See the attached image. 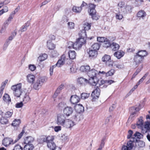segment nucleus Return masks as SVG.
Masks as SVG:
<instances>
[{
	"label": "nucleus",
	"mask_w": 150,
	"mask_h": 150,
	"mask_svg": "<svg viewBox=\"0 0 150 150\" xmlns=\"http://www.w3.org/2000/svg\"><path fill=\"white\" fill-rule=\"evenodd\" d=\"M138 145L140 147H143L145 146V143L143 141H139L137 142Z\"/></svg>",
	"instance_id": "62"
},
{
	"label": "nucleus",
	"mask_w": 150,
	"mask_h": 150,
	"mask_svg": "<svg viewBox=\"0 0 150 150\" xmlns=\"http://www.w3.org/2000/svg\"><path fill=\"white\" fill-rule=\"evenodd\" d=\"M95 6L94 4H90L88 11L90 15L91 16L92 19L93 20H97L99 18V16L96 12L95 10Z\"/></svg>",
	"instance_id": "2"
},
{
	"label": "nucleus",
	"mask_w": 150,
	"mask_h": 150,
	"mask_svg": "<svg viewBox=\"0 0 150 150\" xmlns=\"http://www.w3.org/2000/svg\"><path fill=\"white\" fill-rule=\"evenodd\" d=\"M107 38L103 37H98L97 38V41L101 42H104L106 40Z\"/></svg>",
	"instance_id": "61"
},
{
	"label": "nucleus",
	"mask_w": 150,
	"mask_h": 150,
	"mask_svg": "<svg viewBox=\"0 0 150 150\" xmlns=\"http://www.w3.org/2000/svg\"><path fill=\"white\" fill-rule=\"evenodd\" d=\"M120 46L119 44L114 42H112L111 45L110 47L113 51H117L119 49Z\"/></svg>",
	"instance_id": "25"
},
{
	"label": "nucleus",
	"mask_w": 150,
	"mask_h": 150,
	"mask_svg": "<svg viewBox=\"0 0 150 150\" xmlns=\"http://www.w3.org/2000/svg\"><path fill=\"white\" fill-rule=\"evenodd\" d=\"M89 57L91 59L96 58L98 54V51L90 48L87 50Z\"/></svg>",
	"instance_id": "12"
},
{
	"label": "nucleus",
	"mask_w": 150,
	"mask_h": 150,
	"mask_svg": "<svg viewBox=\"0 0 150 150\" xmlns=\"http://www.w3.org/2000/svg\"><path fill=\"white\" fill-rule=\"evenodd\" d=\"M24 140L25 144H31L34 141V139L32 137L29 136L25 137Z\"/></svg>",
	"instance_id": "23"
},
{
	"label": "nucleus",
	"mask_w": 150,
	"mask_h": 150,
	"mask_svg": "<svg viewBox=\"0 0 150 150\" xmlns=\"http://www.w3.org/2000/svg\"><path fill=\"white\" fill-rule=\"evenodd\" d=\"M29 24L28 22L26 23L25 24L22 26L19 31L21 32H24L27 30V28L29 26Z\"/></svg>",
	"instance_id": "35"
},
{
	"label": "nucleus",
	"mask_w": 150,
	"mask_h": 150,
	"mask_svg": "<svg viewBox=\"0 0 150 150\" xmlns=\"http://www.w3.org/2000/svg\"><path fill=\"white\" fill-rule=\"evenodd\" d=\"M13 139L9 137L4 138L2 141V144L6 147H8L11 144H13Z\"/></svg>",
	"instance_id": "11"
},
{
	"label": "nucleus",
	"mask_w": 150,
	"mask_h": 150,
	"mask_svg": "<svg viewBox=\"0 0 150 150\" xmlns=\"http://www.w3.org/2000/svg\"><path fill=\"white\" fill-rule=\"evenodd\" d=\"M75 125L74 122L73 121L67 119L62 126L66 128L70 129Z\"/></svg>",
	"instance_id": "9"
},
{
	"label": "nucleus",
	"mask_w": 150,
	"mask_h": 150,
	"mask_svg": "<svg viewBox=\"0 0 150 150\" xmlns=\"http://www.w3.org/2000/svg\"><path fill=\"white\" fill-rule=\"evenodd\" d=\"M142 68H138L136 70V72L134 73L133 74L132 77V79H133L134 78L135 76L137 75V74L140 72L141 71V70Z\"/></svg>",
	"instance_id": "58"
},
{
	"label": "nucleus",
	"mask_w": 150,
	"mask_h": 150,
	"mask_svg": "<svg viewBox=\"0 0 150 150\" xmlns=\"http://www.w3.org/2000/svg\"><path fill=\"white\" fill-rule=\"evenodd\" d=\"M90 70V67L88 65L82 66L80 68V71L83 72H88Z\"/></svg>",
	"instance_id": "28"
},
{
	"label": "nucleus",
	"mask_w": 150,
	"mask_h": 150,
	"mask_svg": "<svg viewBox=\"0 0 150 150\" xmlns=\"http://www.w3.org/2000/svg\"><path fill=\"white\" fill-rule=\"evenodd\" d=\"M47 80V78L45 77H42L39 78L34 83L33 88L35 90L39 89L42 86V85Z\"/></svg>",
	"instance_id": "4"
},
{
	"label": "nucleus",
	"mask_w": 150,
	"mask_h": 150,
	"mask_svg": "<svg viewBox=\"0 0 150 150\" xmlns=\"http://www.w3.org/2000/svg\"><path fill=\"white\" fill-rule=\"evenodd\" d=\"M24 128H23L22 132L18 135L17 139L15 140V142H14V143H13V144H14L17 142L19 139H20L22 137V136L23 135V134L25 133Z\"/></svg>",
	"instance_id": "41"
},
{
	"label": "nucleus",
	"mask_w": 150,
	"mask_h": 150,
	"mask_svg": "<svg viewBox=\"0 0 150 150\" xmlns=\"http://www.w3.org/2000/svg\"><path fill=\"white\" fill-rule=\"evenodd\" d=\"M77 81L80 84L85 85L88 83V80L83 77H81L78 78Z\"/></svg>",
	"instance_id": "26"
},
{
	"label": "nucleus",
	"mask_w": 150,
	"mask_h": 150,
	"mask_svg": "<svg viewBox=\"0 0 150 150\" xmlns=\"http://www.w3.org/2000/svg\"><path fill=\"white\" fill-rule=\"evenodd\" d=\"M64 115L68 117L70 116L73 112V109L70 107H67L64 108L63 110Z\"/></svg>",
	"instance_id": "15"
},
{
	"label": "nucleus",
	"mask_w": 150,
	"mask_h": 150,
	"mask_svg": "<svg viewBox=\"0 0 150 150\" xmlns=\"http://www.w3.org/2000/svg\"><path fill=\"white\" fill-rule=\"evenodd\" d=\"M144 128L145 129V132H143V129H142V132L143 133H146L148 131L150 132V123L147 122L144 125Z\"/></svg>",
	"instance_id": "33"
},
{
	"label": "nucleus",
	"mask_w": 150,
	"mask_h": 150,
	"mask_svg": "<svg viewBox=\"0 0 150 150\" xmlns=\"http://www.w3.org/2000/svg\"><path fill=\"white\" fill-rule=\"evenodd\" d=\"M8 81V80H6L4 81L2 83L1 86L0 87V89L3 91V90Z\"/></svg>",
	"instance_id": "59"
},
{
	"label": "nucleus",
	"mask_w": 150,
	"mask_h": 150,
	"mask_svg": "<svg viewBox=\"0 0 150 150\" xmlns=\"http://www.w3.org/2000/svg\"><path fill=\"white\" fill-rule=\"evenodd\" d=\"M144 59V58H143L136 54L134 56V60L135 67H137L138 65L142 62Z\"/></svg>",
	"instance_id": "13"
},
{
	"label": "nucleus",
	"mask_w": 150,
	"mask_h": 150,
	"mask_svg": "<svg viewBox=\"0 0 150 150\" xmlns=\"http://www.w3.org/2000/svg\"><path fill=\"white\" fill-rule=\"evenodd\" d=\"M124 54L123 51L120 50L115 52L114 54V55L117 59H120L124 56Z\"/></svg>",
	"instance_id": "22"
},
{
	"label": "nucleus",
	"mask_w": 150,
	"mask_h": 150,
	"mask_svg": "<svg viewBox=\"0 0 150 150\" xmlns=\"http://www.w3.org/2000/svg\"><path fill=\"white\" fill-rule=\"evenodd\" d=\"M8 120L4 116H2L0 120V122L1 124L6 125L8 124Z\"/></svg>",
	"instance_id": "36"
},
{
	"label": "nucleus",
	"mask_w": 150,
	"mask_h": 150,
	"mask_svg": "<svg viewBox=\"0 0 150 150\" xmlns=\"http://www.w3.org/2000/svg\"><path fill=\"white\" fill-rule=\"evenodd\" d=\"M68 60H69V59L66 58L65 55L63 54L62 56L60 59L58 61L56 64V65H57V67H59L61 65H63L65 62H66L68 64V63L67 62Z\"/></svg>",
	"instance_id": "8"
},
{
	"label": "nucleus",
	"mask_w": 150,
	"mask_h": 150,
	"mask_svg": "<svg viewBox=\"0 0 150 150\" xmlns=\"http://www.w3.org/2000/svg\"><path fill=\"white\" fill-rule=\"evenodd\" d=\"M11 89L13 91L14 95L17 97H19L22 93L21 84L19 83L15 85L12 86Z\"/></svg>",
	"instance_id": "3"
},
{
	"label": "nucleus",
	"mask_w": 150,
	"mask_h": 150,
	"mask_svg": "<svg viewBox=\"0 0 150 150\" xmlns=\"http://www.w3.org/2000/svg\"><path fill=\"white\" fill-rule=\"evenodd\" d=\"M13 112L12 111L11 112V111H7L6 112L5 114V115L6 117L8 118V117H11L12 114H13Z\"/></svg>",
	"instance_id": "60"
},
{
	"label": "nucleus",
	"mask_w": 150,
	"mask_h": 150,
	"mask_svg": "<svg viewBox=\"0 0 150 150\" xmlns=\"http://www.w3.org/2000/svg\"><path fill=\"white\" fill-rule=\"evenodd\" d=\"M21 123L20 120L15 119L13 121V123L11 124V125L14 127H16L18 126Z\"/></svg>",
	"instance_id": "45"
},
{
	"label": "nucleus",
	"mask_w": 150,
	"mask_h": 150,
	"mask_svg": "<svg viewBox=\"0 0 150 150\" xmlns=\"http://www.w3.org/2000/svg\"><path fill=\"white\" fill-rule=\"evenodd\" d=\"M143 120L142 119H139L137 122V125L138 126L139 128H141L143 125Z\"/></svg>",
	"instance_id": "56"
},
{
	"label": "nucleus",
	"mask_w": 150,
	"mask_h": 150,
	"mask_svg": "<svg viewBox=\"0 0 150 150\" xmlns=\"http://www.w3.org/2000/svg\"><path fill=\"white\" fill-rule=\"evenodd\" d=\"M67 24L69 29L71 30L74 28L75 24L73 22H69Z\"/></svg>",
	"instance_id": "52"
},
{
	"label": "nucleus",
	"mask_w": 150,
	"mask_h": 150,
	"mask_svg": "<svg viewBox=\"0 0 150 150\" xmlns=\"http://www.w3.org/2000/svg\"><path fill=\"white\" fill-rule=\"evenodd\" d=\"M148 74L149 73H146L139 80L137 84L138 86L143 81L146 79V77L148 75Z\"/></svg>",
	"instance_id": "50"
},
{
	"label": "nucleus",
	"mask_w": 150,
	"mask_h": 150,
	"mask_svg": "<svg viewBox=\"0 0 150 150\" xmlns=\"http://www.w3.org/2000/svg\"><path fill=\"white\" fill-rule=\"evenodd\" d=\"M13 150H23V148L20 145H17L14 147Z\"/></svg>",
	"instance_id": "64"
},
{
	"label": "nucleus",
	"mask_w": 150,
	"mask_h": 150,
	"mask_svg": "<svg viewBox=\"0 0 150 150\" xmlns=\"http://www.w3.org/2000/svg\"><path fill=\"white\" fill-rule=\"evenodd\" d=\"M89 93H83L81 94V98L83 99H86L89 97Z\"/></svg>",
	"instance_id": "55"
},
{
	"label": "nucleus",
	"mask_w": 150,
	"mask_h": 150,
	"mask_svg": "<svg viewBox=\"0 0 150 150\" xmlns=\"http://www.w3.org/2000/svg\"><path fill=\"white\" fill-rule=\"evenodd\" d=\"M69 57V60L71 61L70 59H73L75 58L76 56V53L74 51L70 50L68 52Z\"/></svg>",
	"instance_id": "27"
},
{
	"label": "nucleus",
	"mask_w": 150,
	"mask_h": 150,
	"mask_svg": "<svg viewBox=\"0 0 150 150\" xmlns=\"http://www.w3.org/2000/svg\"><path fill=\"white\" fill-rule=\"evenodd\" d=\"M136 54L144 58V57L147 55V53L146 50H140Z\"/></svg>",
	"instance_id": "31"
},
{
	"label": "nucleus",
	"mask_w": 150,
	"mask_h": 150,
	"mask_svg": "<svg viewBox=\"0 0 150 150\" xmlns=\"http://www.w3.org/2000/svg\"><path fill=\"white\" fill-rule=\"evenodd\" d=\"M100 89L97 86V88L92 92L91 95L93 101H95L98 99L100 94Z\"/></svg>",
	"instance_id": "5"
},
{
	"label": "nucleus",
	"mask_w": 150,
	"mask_h": 150,
	"mask_svg": "<svg viewBox=\"0 0 150 150\" xmlns=\"http://www.w3.org/2000/svg\"><path fill=\"white\" fill-rule=\"evenodd\" d=\"M143 135L141 133L138 132H136L133 135L132 137L131 140L129 141H132V143L137 142V139H140L142 138Z\"/></svg>",
	"instance_id": "7"
},
{
	"label": "nucleus",
	"mask_w": 150,
	"mask_h": 150,
	"mask_svg": "<svg viewBox=\"0 0 150 150\" xmlns=\"http://www.w3.org/2000/svg\"><path fill=\"white\" fill-rule=\"evenodd\" d=\"M91 25L88 23L86 22L83 24V28L85 30H88L90 29Z\"/></svg>",
	"instance_id": "47"
},
{
	"label": "nucleus",
	"mask_w": 150,
	"mask_h": 150,
	"mask_svg": "<svg viewBox=\"0 0 150 150\" xmlns=\"http://www.w3.org/2000/svg\"><path fill=\"white\" fill-rule=\"evenodd\" d=\"M4 100L6 102L8 103V104L11 101V99L9 95L7 93H5L3 96Z\"/></svg>",
	"instance_id": "29"
},
{
	"label": "nucleus",
	"mask_w": 150,
	"mask_h": 150,
	"mask_svg": "<svg viewBox=\"0 0 150 150\" xmlns=\"http://www.w3.org/2000/svg\"><path fill=\"white\" fill-rule=\"evenodd\" d=\"M74 107L77 112L72 117V119L74 121L79 122L80 120V117L81 116L79 113L84 111V108L82 105L81 104H76Z\"/></svg>",
	"instance_id": "1"
},
{
	"label": "nucleus",
	"mask_w": 150,
	"mask_h": 150,
	"mask_svg": "<svg viewBox=\"0 0 150 150\" xmlns=\"http://www.w3.org/2000/svg\"><path fill=\"white\" fill-rule=\"evenodd\" d=\"M81 47L82 45L81 44L78 42H77V41L74 43V49L75 50H79L80 48H81Z\"/></svg>",
	"instance_id": "42"
},
{
	"label": "nucleus",
	"mask_w": 150,
	"mask_h": 150,
	"mask_svg": "<svg viewBox=\"0 0 150 150\" xmlns=\"http://www.w3.org/2000/svg\"><path fill=\"white\" fill-rule=\"evenodd\" d=\"M47 57V54L44 53L40 55L38 57V59L40 62L43 61L46 59Z\"/></svg>",
	"instance_id": "37"
},
{
	"label": "nucleus",
	"mask_w": 150,
	"mask_h": 150,
	"mask_svg": "<svg viewBox=\"0 0 150 150\" xmlns=\"http://www.w3.org/2000/svg\"><path fill=\"white\" fill-rule=\"evenodd\" d=\"M98 72L95 69H92L88 72V74L89 77H95L98 75Z\"/></svg>",
	"instance_id": "19"
},
{
	"label": "nucleus",
	"mask_w": 150,
	"mask_h": 150,
	"mask_svg": "<svg viewBox=\"0 0 150 150\" xmlns=\"http://www.w3.org/2000/svg\"><path fill=\"white\" fill-rule=\"evenodd\" d=\"M111 44L109 42V41L106 39L103 44V46L106 48L111 47Z\"/></svg>",
	"instance_id": "46"
},
{
	"label": "nucleus",
	"mask_w": 150,
	"mask_h": 150,
	"mask_svg": "<svg viewBox=\"0 0 150 150\" xmlns=\"http://www.w3.org/2000/svg\"><path fill=\"white\" fill-rule=\"evenodd\" d=\"M47 47L49 50H53L55 48V45L51 40H49L47 42Z\"/></svg>",
	"instance_id": "32"
},
{
	"label": "nucleus",
	"mask_w": 150,
	"mask_h": 150,
	"mask_svg": "<svg viewBox=\"0 0 150 150\" xmlns=\"http://www.w3.org/2000/svg\"><path fill=\"white\" fill-rule=\"evenodd\" d=\"M23 99L24 103H26L28 102L30 100V98L28 94H25L24 95Z\"/></svg>",
	"instance_id": "44"
},
{
	"label": "nucleus",
	"mask_w": 150,
	"mask_h": 150,
	"mask_svg": "<svg viewBox=\"0 0 150 150\" xmlns=\"http://www.w3.org/2000/svg\"><path fill=\"white\" fill-rule=\"evenodd\" d=\"M110 56L106 54L102 57V61L105 63L108 61H110Z\"/></svg>",
	"instance_id": "39"
},
{
	"label": "nucleus",
	"mask_w": 150,
	"mask_h": 150,
	"mask_svg": "<svg viewBox=\"0 0 150 150\" xmlns=\"http://www.w3.org/2000/svg\"><path fill=\"white\" fill-rule=\"evenodd\" d=\"M35 80V76L33 74H28L27 76V80L28 82L31 84L34 83Z\"/></svg>",
	"instance_id": "18"
},
{
	"label": "nucleus",
	"mask_w": 150,
	"mask_h": 150,
	"mask_svg": "<svg viewBox=\"0 0 150 150\" xmlns=\"http://www.w3.org/2000/svg\"><path fill=\"white\" fill-rule=\"evenodd\" d=\"M54 139V137L53 136H49L44 138L43 141L46 142L47 144L48 142H53Z\"/></svg>",
	"instance_id": "30"
},
{
	"label": "nucleus",
	"mask_w": 150,
	"mask_h": 150,
	"mask_svg": "<svg viewBox=\"0 0 150 150\" xmlns=\"http://www.w3.org/2000/svg\"><path fill=\"white\" fill-rule=\"evenodd\" d=\"M105 137H103L101 141V143L100 145L99 148L97 150H102V148H103L105 144Z\"/></svg>",
	"instance_id": "38"
},
{
	"label": "nucleus",
	"mask_w": 150,
	"mask_h": 150,
	"mask_svg": "<svg viewBox=\"0 0 150 150\" xmlns=\"http://www.w3.org/2000/svg\"><path fill=\"white\" fill-rule=\"evenodd\" d=\"M116 18L119 20H121L123 18L122 14L119 11V13L116 14Z\"/></svg>",
	"instance_id": "57"
},
{
	"label": "nucleus",
	"mask_w": 150,
	"mask_h": 150,
	"mask_svg": "<svg viewBox=\"0 0 150 150\" xmlns=\"http://www.w3.org/2000/svg\"><path fill=\"white\" fill-rule=\"evenodd\" d=\"M115 71L114 69H112L106 73V76H108L113 75L115 73Z\"/></svg>",
	"instance_id": "53"
},
{
	"label": "nucleus",
	"mask_w": 150,
	"mask_h": 150,
	"mask_svg": "<svg viewBox=\"0 0 150 150\" xmlns=\"http://www.w3.org/2000/svg\"><path fill=\"white\" fill-rule=\"evenodd\" d=\"M134 146V144L132 143V141H129L126 146L124 145L122 147V150H132Z\"/></svg>",
	"instance_id": "16"
},
{
	"label": "nucleus",
	"mask_w": 150,
	"mask_h": 150,
	"mask_svg": "<svg viewBox=\"0 0 150 150\" xmlns=\"http://www.w3.org/2000/svg\"><path fill=\"white\" fill-rule=\"evenodd\" d=\"M125 3L124 2L121 1L119 2L118 4L119 11H120L121 10V9H122V8L125 6Z\"/></svg>",
	"instance_id": "51"
},
{
	"label": "nucleus",
	"mask_w": 150,
	"mask_h": 150,
	"mask_svg": "<svg viewBox=\"0 0 150 150\" xmlns=\"http://www.w3.org/2000/svg\"><path fill=\"white\" fill-rule=\"evenodd\" d=\"M72 10L74 12L79 13L81 11L82 8L81 7L74 6L73 7Z\"/></svg>",
	"instance_id": "48"
},
{
	"label": "nucleus",
	"mask_w": 150,
	"mask_h": 150,
	"mask_svg": "<svg viewBox=\"0 0 150 150\" xmlns=\"http://www.w3.org/2000/svg\"><path fill=\"white\" fill-rule=\"evenodd\" d=\"M64 85L63 84H61L60 85L58 88H57V90H56V92L54 93V95H57L58 93H59L60 91L63 88Z\"/></svg>",
	"instance_id": "54"
},
{
	"label": "nucleus",
	"mask_w": 150,
	"mask_h": 150,
	"mask_svg": "<svg viewBox=\"0 0 150 150\" xmlns=\"http://www.w3.org/2000/svg\"><path fill=\"white\" fill-rule=\"evenodd\" d=\"M130 111H131L132 114H131V116L132 117H133L134 116H136L138 114V112L139 110L138 108L136 107H132L130 108Z\"/></svg>",
	"instance_id": "17"
},
{
	"label": "nucleus",
	"mask_w": 150,
	"mask_h": 150,
	"mask_svg": "<svg viewBox=\"0 0 150 150\" xmlns=\"http://www.w3.org/2000/svg\"><path fill=\"white\" fill-rule=\"evenodd\" d=\"M137 17L139 18L144 19L145 17L146 16V12L143 10L140 11L137 13Z\"/></svg>",
	"instance_id": "20"
},
{
	"label": "nucleus",
	"mask_w": 150,
	"mask_h": 150,
	"mask_svg": "<svg viewBox=\"0 0 150 150\" xmlns=\"http://www.w3.org/2000/svg\"><path fill=\"white\" fill-rule=\"evenodd\" d=\"M9 42H8V40H6V42L4 44L3 49V50H5L7 48L9 44Z\"/></svg>",
	"instance_id": "63"
},
{
	"label": "nucleus",
	"mask_w": 150,
	"mask_h": 150,
	"mask_svg": "<svg viewBox=\"0 0 150 150\" xmlns=\"http://www.w3.org/2000/svg\"><path fill=\"white\" fill-rule=\"evenodd\" d=\"M132 9V8L131 6L126 5L122 9H121V10L119 12L124 15H126L127 14L131 13Z\"/></svg>",
	"instance_id": "10"
},
{
	"label": "nucleus",
	"mask_w": 150,
	"mask_h": 150,
	"mask_svg": "<svg viewBox=\"0 0 150 150\" xmlns=\"http://www.w3.org/2000/svg\"><path fill=\"white\" fill-rule=\"evenodd\" d=\"M47 146L48 148L51 150H55L56 148H59L56 146V144L53 141L48 142L47 144Z\"/></svg>",
	"instance_id": "24"
},
{
	"label": "nucleus",
	"mask_w": 150,
	"mask_h": 150,
	"mask_svg": "<svg viewBox=\"0 0 150 150\" xmlns=\"http://www.w3.org/2000/svg\"><path fill=\"white\" fill-rule=\"evenodd\" d=\"M100 45L98 43H95L93 44L91 48H90L92 49L93 50L97 51L99 49Z\"/></svg>",
	"instance_id": "43"
},
{
	"label": "nucleus",
	"mask_w": 150,
	"mask_h": 150,
	"mask_svg": "<svg viewBox=\"0 0 150 150\" xmlns=\"http://www.w3.org/2000/svg\"><path fill=\"white\" fill-rule=\"evenodd\" d=\"M88 80V82L90 84L93 86L96 85L97 84V79L96 77H89Z\"/></svg>",
	"instance_id": "21"
},
{
	"label": "nucleus",
	"mask_w": 150,
	"mask_h": 150,
	"mask_svg": "<svg viewBox=\"0 0 150 150\" xmlns=\"http://www.w3.org/2000/svg\"><path fill=\"white\" fill-rule=\"evenodd\" d=\"M66 119L64 115L59 114L57 116V120L56 123L58 125L62 126Z\"/></svg>",
	"instance_id": "6"
},
{
	"label": "nucleus",
	"mask_w": 150,
	"mask_h": 150,
	"mask_svg": "<svg viewBox=\"0 0 150 150\" xmlns=\"http://www.w3.org/2000/svg\"><path fill=\"white\" fill-rule=\"evenodd\" d=\"M79 37H80L86 38V30H83L79 33Z\"/></svg>",
	"instance_id": "49"
},
{
	"label": "nucleus",
	"mask_w": 150,
	"mask_h": 150,
	"mask_svg": "<svg viewBox=\"0 0 150 150\" xmlns=\"http://www.w3.org/2000/svg\"><path fill=\"white\" fill-rule=\"evenodd\" d=\"M24 147V150H32L34 148L33 145L31 144H25Z\"/></svg>",
	"instance_id": "34"
},
{
	"label": "nucleus",
	"mask_w": 150,
	"mask_h": 150,
	"mask_svg": "<svg viewBox=\"0 0 150 150\" xmlns=\"http://www.w3.org/2000/svg\"><path fill=\"white\" fill-rule=\"evenodd\" d=\"M86 38L79 37L78 39L76 41L82 46L83 44L86 42Z\"/></svg>",
	"instance_id": "40"
},
{
	"label": "nucleus",
	"mask_w": 150,
	"mask_h": 150,
	"mask_svg": "<svg viewBox=\"0 0 150 150\" xmlns=\"http://www.w3.org/2000/svg\"><path fill=\"white\" fill-rule=\"evenodd\" d=\"M80 100L79 97L75 95L71 96L70 101L72 104L76 105L77 103L79 102Z\"/></svg>",
	"instance_id": "14"
}]
</instances>
